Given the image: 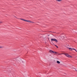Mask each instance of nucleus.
<instances>
[{
    "label": "nucleus",
    "mask_w": 77,
    "mask_h": 77,
    "mask_svg": "<svg viewBox=\"0 0 77 77\" xmlns=\"http://www.w3.org/2000/svg\"><path fill=\"white\" fill-rule=\"evenodd\" d=\"M16 18H17V19H18V20H22L24 21H26V22H28V23H34V22H33L30 21H29V20H26L24 19H23L22 18H19L17 17H16Z\"/></svg>",
    "instance_id": "1"
},
{
    "label": "nucleus",
    "mask_w": 77,
    "mask_h": 77,
    "mask_svg": "<svg viewBox=\"0 0 77 77\" xmlns=\"http://www.w3.org/2000/svg\"><path fill=\"white\" fill-rule=\"evenodd\" d=\"M49 52L50 53H53L54 54H58L57 52L55 51H53L51 50H50Z\"/></svg>",
    "instance_id": "2"
},
{
    "label": "nucleus",
    "mask_w": 77,
    "mask_h": 77,
    "mask_svg": "<svg viewBox=\"0 0 77 77\" xmlns=\"http://www.w3.org/2000/svg\"><path fill=\"white\" fill-rule=\"evenodd\" d=\"M63 54H64L66 56V57H72V56H71L69 55L68 54L66 53H63Z\"/></svg>",
    "instance_id": "3"
},
{
    "label": "nucleus",
    "mask_w": 77,
    "mask_h": 77,
    "mask_svg": "<svg viewBox=\"0 0 77 77\" xmlns=\"http://www.w3.org/2000/svg\"><path fill=\"white\" fill-rule=\"evenodd\" d=\"M51 41H54L56 43L58 42V41L55 38H52L51 39Z\"/></svg>",
    "instance_id": "4"
},
{
    "label": "nucleus",
    "mask_w": 77,
    "mask_h": 77,
    "mask_svg": "<svg viewBox=\"0 0 77 77\" xmlns=\"http://www.w3.org/2000/svg\"><path fill=\"white\" fill-rule=\"evenodd\" d=\"M62 0H56V2H61Z\"/></svg>",
    "instance_id": "5"
},
{
    "label": "nucleus",
    "mask_w": 77,
    "mask_h": 77,
    "mask_svg": "<svg viewBox=\"0 0 77 77\" xmlns=\"http://www.w3.org/2000/svg\"><path fill=\"white\" fill-rule=\"evenodd\" d=\"M3 22L2 21H0V24H3Z\"/></svg>",
    "instance_id": "6"
},
{
    "label": "nucleus",
    "mask_w": 77,
    "mask_h": 77,
    "mask_svg": "<svg viewBox=\"0 0 77 77\" xmlns=\"http://www.w3.org/2000/svg\"><path fill=\"white\" fill-rule=\"evenodd\" d=\"M69 50H70V51H72V48H69Z\"/></svg>",
    "instance_id": "7"
},
{
    "label": "nucleus",
    "mask_w": 77,
    "mask_h": 77,
    "mask_svg": "<svg viewBox=\"0 0 77 77\" xmlns=\"http://www.w3.org/2000/svg\"><path fill=\"white\" fill-rule=\"evenodd\" d=\"M57 63H59H59H60V62L59 61H57Z\"/></svg>",
    "instance_id": "8"
},
{
    "label": "nucleus",
    "mask_w": 77,
    "mask_h": 77,
    "mask_svg": "<svg viewBox=\"0 0 77 77\" xmlns=\"http://www.w3.org/2000/svg\"><path fill=\"white\" fill-rule=\"evenodd\" d=\"M55 46V47H56L57 48H58V46H57V45H54Z\"/></svg>",
    "instance_id": "9"
},
{
    "label": "nucleus",
    "mask_w": 77,
    "mask_h": 77,
    "mask_svg": "<svg viewBox=\"0 0 77 77\" xmlns=\"http://www.w3.org/2000/svg\"><path fill=\"white\" fill-rule=\"evenodd\" d=\"M59 54V55H61L62 54Z\"/></svg>",
    "instance_id": "10"
},
{
    "label": "nucleus",
    "mask_w": 77,
    "mask_h": 77,
    "mask_svg": "<svg viewBox=\"0 0 77 77\" xmlns=\"http://www.w3.org/2000/svg\"><path fill=\"white\" fill-rule=\"evenodd\" d=\"M72 50H75V49H72Z\"/></svg>",
    "instance_id": "11"
},
{
    "label": "nucleus",
    "mask_w": 77,
    "mask_h": 77,
    "mask_svg": "<svg viewBox=\"0 0 77 77\" xmlns=\"http://www.w3.org/2000/svg\"><path fill=\"white\" fill-rule=\"evenodd\" d=\"M75 51H76V52H77V50H76L75 49Z\"/></svg>",
    "instance_id": "12"
},
{
    "label": "nucleus",
    "mask_w": 77,
    "mask_h": 77,
    "mask_svg": "<svg viewBox=\"0 0 77 77\" xmlns=\"http://www.w3.org/2000/svg\"><path fill=\"white\" fill-rule=\"evenodd\" d=\"M2 48V47L0 46V48Z\"/></svg>",
    "instance_id": "13"
}]
</instances>
